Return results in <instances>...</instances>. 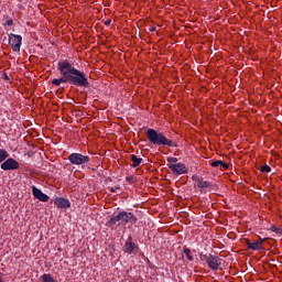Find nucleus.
I'll return each mask as SVG.
<instances>
[{
    "label": "nucleus",
    "instance_id": "nucleus-1",
    "mask_svg": "<svg viewBox=\"0 0 282 282\" xmlns=\"http://www.w3.org/2000/svg\"><path fill=\"white\" fill-rule=\"evenodd\" d=\"M64 67L66 69V76L68 79V85H73L74 87H83L84 89H88L90 87L89 78H87V74L74 67L68 59H64Z\"/></svg>",
    "mask_w": 282,
    "mask_h": 282
},
{
    "label": "nucleus",
    "instance_id": "nucleus-2",
    "mask_svg": "<svg viewBox=\"0 0 282 282\" xmlns=\"http://www.w3.org/2000/svg\"><path fill=\"white\" fill-rule=\"evenodd\" d=\"M116 224H118V226H127V224L133 226L138 224V217L131 212H119L106 223V226L108 228H113Z\"/></svg>",
    "mask_w": 282,
    "mask_h": 282
},
{
    "label": "nucleus",
    "instance_id": "nucleus-3",
    "mask_svg": "<svg viewBox=\"0 0 282 282\" xmlns=\"http://www.w3.org/2000/svg\"><path fill=\"white\" fill-rule=\"evenodd\" d=\"M57 70L61 74V78H55L52 80V85H54L55 87H61V85H63V83H68L67 79V70L65 68V62L61 61L57 63Z\"/></svg>",
    "mask_w": 282,
    "mask_h": 282
},
{
    "label": "nucleus",
    "instance_id": "nucleus-4",
    "mask_svg": "<svg viewBox=\"0 0 282 282\" xmlns=\"http://www.w3.org/2000/svg\"><path fill=\"white\" fill-rule=\"evenodd\" d=\"M149 142H171L166 135L155 129H148L147 132Z\"/></svg>",
    "mask_w": 282,
    "mask_h": 282
},
{
    "label": "nucleus",
    "instance_id": "nucleus-5",
    "mask_svg": "<svg viewBox=\"0 0 282 282\" xmlns=\"http://www.w3.org/2000/svg\"><path fill=\"white\" fill-rule=\"evenodd\" d=\"M203 259L206 260V263L210 270L214 272H217L219 268L221 267V259L217 256L208 254L203 256Z\"/></svg>",
    "mask_w": 282,
    "mask_h": 282
},
{
    "label": "nucleus",
    "instance_id": "nucleus-6",
    "mask_svg": "<svg viewBox=\"0 0 282 282\" xmlns=\"http://www.w3.org/2000/svg\"><path fill=\"white\" fill-rule=\"evenodd\" d=\"M23 43V36L21 35H17V34H9V45H11V48L13 50V52H17L19 54V52H21V45Z\"/></svg>",
    "mask_w": 282,
    "mask_h": 282
},
{
    "label": "nucleus",
    "instance_id": "nucleus-7",
    "mask_svg": "<svg viewBox=\"0 0 282 282\" xmlns=\"http://www.w3.org/2000/svg\"><path fill=\"white\" fill-rule=\"evenodd\" d=\"M68 160L70 164H75L76 166H79L82 164H89V156L88 155H83L80 153H72L68 156Z\"/></svg>",
    "mask_w": 282,
    "mask_h": 282
},
{
    "label": "nucleus",
    "instance_id": "nucleus-8",
    "mask_svg": "<svg viewBox=\"0 0 282 282\" xmlns=\"http://www.w3.org/2000/svg\"><path fill=\"white\" fill-rule=\"evenodd\" d=\"M167 169H170L173 175H186L188 173V167L184 163L167 164Z\"/></svg>",
    "mask_w": 282,
    "mask_h": 282
},
{
    "label": "nucleus",
    "instance_id": "nucleus-9",
    "mask_svg": "<svg viewBox=\"0 0 282 282\" xmlns=\"http://www.w3.org/2000/svg\"><path fill=\"white\" fill-rule=\"evenodd\" d=\"M263 241H265V238H259L254 242H251L250 240L245 239V243L248 250H254V251L263 250Z\"/></svg>",
    "mask_w": 282,
    "mask_h": 282
},
{
    "label": "nucleus",
    "instance_id": "nucleus-10",
    "mask_svg": "<svg viewBox=\"0 0 282 282\" xmlns=\"http://www.w3.org/2000/svg\"><path fill=\"white\" fill-rule=\"evenodd\" d=\"M0 169H2V171H17V169H19V163L17 160L10 158L1 163Z\"/></svg>",
    "mask_w": 282,
    "mask_h": 282
},
{
    "label": "nucleus",
    "instance_id": "nucleus-11",
    "mask_svg": "<svg viewBox=\"0 0 282 282\" xmlns=\"http://www.w3.org/2000/svg\"><path fill=\"white\" fill-rule=\"evenodd\" d=\"M32 194L35 199H39V202H50V196H47L43 191L37 188L36 186L32 187Z\"/></svg>",
    "mask_w": 282,
    "mask_h": 282
},
{
    "label": "nucleus",
    "instance_id": "nucleus-12",
    "mask_svg": "<svg viewBox=\"0 0 282 282\" xmlns=\"http://www.w3.org/2000/svg\"><path fill=\"white\" fill-rule=\"evenodd\" d=\"M54 204L55 206H57V208H63L64 210H67V208L72 207V203H69V199L63 197L55 198Z\"/></svg>",
    "mask_w": 282,
    "mask_h": 282
},
{
    "label": "nucleus",
    "instance_id": "nucleus-13",
    "mask_svg": "<svg viewBox=\"0 0 282 282\" xmlns=\"http://www.w3.org/2000/svg\"><path fill=\"white\" fill-rule=\"evenodd\" d=\"M192 180L194 182H197V187L198 188H210V186H212L210 182L204 181V178H202V177H199L197 175H193Z\"/></svg>",
    "mask_w": 282,
    "mask_h": 282
},
{
    "label": "nucleus",
    "instance_id": "nucleus-14",
    "mask_svg": "<svg viewBox=\"0 0 282 282\" xmlns=\"http://www.w3.org/2000/svg\"><path fill=\"white\" fill-rule=\"evenodd\" d=\"M131 236L128 238V241L124 243L126 252L128 254H133V251L135 250V245L133 241H131Z\"/></svg>",
    "mask_w": 282,
    "mask_h": 282
},
{
    "label": "nucleus",
    "instance_id": "nucleus-15",
    "mask_svg": "<svg viewBox=\"0 0 282 282\" xmlns=\"http://www.w3.org/2000/svg\"><path fill=\"white\" fill-rule=\"evenodd\" d=\"M210 166H214L215 169H217L218 166H221V169L225 170H229L230 165H228V163L224 162V161H212Z\"/></svg>",
    "mask_w": 282,
    "mask_h": 282
},
{
    "label": "nucleus",
    "instance_id": "nucleus-16",
    "mask_svg": "<svg viewBox=\"0 0 282 282\" xmlns=\"http://www.w3.org/2000/svg\"><path fill=\"white\" fill-rule=\"evenodd\" d=\"M131 160H132L133 169H138V166H140V164H142V159L138 158V155H135V154L131 155Z\"/></svg>",
    "mask_w": 282,
    "mask_h": 282
},
{
    "label": "nucleus",
    "instance_id": "nucleus-17",
    "mask_svg": "<svg viewBox=\"0 0 282 282\" xmlns=\"http://www.w3.org/2000/svg\"><path fill=\"white\" fill-rule=\"evenodd\" d=\"M8 158H10V153L3 149H0V162H6Z\"/></svg>",
    "mask_w": 282,
    "mask_h": 282
},
{
    "label": "nucleus",
    "instance_id": "nucleus-18",
    "mask_svg": "<svg viewBox=\"0 0 282 282\" xmlns=\"http://www.w3.org/2000/svg\"><path fill=\"white\" fill-rule=\"evenodd\" d=\"M42 281H43V282H56V281L54 280V278H52V275H51L50 273H44V274L42 275Z\"/></svg>",
    "mask_w": 282,
    "mask_h": 282
},
{
    "label": "nucleus",
    "instance_id": "nucleus-19",
    "mask_svg": "<svg viewBox=\"0 0 282 282\" xmlns=\"http://www.w3.org/2000/svg\"><path fill=\"white\" fill-rule=\"evenodd\" d=\"M261 173H272V167L270 165L264 164L260 167Z\"/></svg>",
    "mask_w": 282,
    "mask_h": 282
},
{
    "label": "nucleus",
    "instance_id": "nucleus-20",
    "mask_svg": "<svg viewBox=\"0 0 282 282\" xmlns=\"http://www.w3.org/2000/svg\"><path fill=\"white\" fill-rule=\"evenodd\" d=\"M184 254L186 256V259L188 261H193V256H191V249L184 247V250H183Z\"/></svg>",
    "mask_w": 282,
    "mask_h": 282
},
{
    "label": "nucleus",
    "instance_id": "nucleus-21",
    "mask_svg": "<svg viewBox=\"0 0 282 282\" xmlns=\"http://www.w3.org/2000/svg\"><path fill=\"white\" fill-rule=\"evenodd\" d=\"M270 230L271 232H275V235H282V229L276 226H272Z\"/></svg>",
    "mask_w": 282,
    "mask_h": 282
},
{
    "label": "nucleus",
    "instance_id": "nucleus-22",
    "mask_svg": "<svg viewBox=\"0 0 282 282\" xmlns=\"http://www.w3.org/2000/svg\"><path fill=\"white\" fill-rule=\"evenodd\" d=\"M167 163L169 164H178V159L177 158H174V156H169L167 159Z\"/></svg>",
    "mask_w": 282,
    "mask_h": 282
},
{
    "label": "nucleus",
    "instance_id": "nucleus-23",
    "mask_svg": "<svg viewBox=\"0 0 282 282\" xmlns=\"http://www.w3.org/2000/svg\"><path fill=\"white\" fill-rule=\"evenodd\" d=\"M158 144H163V147H177V143L175 142H159Z\"/></svg>",
    "mask_w": 282,
    "mask_h": 282
},
{
    "label": "nucleus",
    "instance_id": "nucleus-24",
    "mask_svg": "<svg viewBox=\"0 0 282 282\" xmlns=\"http://www.w3.org/2000/svg\"><path fill=\"white\" fill-rule=\"evenodd\" d=\"M14 24V21L11 18H8V20L3 23V25H8L9 28Z\"/></svg>",
    "mask_w": 282,
    "mask_h": 282
},
{
    "label": "nucleus",
    "instance_id": "nucleus-25",
    "mask_svg": "<svg viewBox=\"0 0 282 282\" xmlns=\"http://www.w3.org/2000/svg\"><path fill=\"white\" fill-rule=\"evenodd\" d=\"M126 182H129V184H133L135 182V178L133 176H127Z\"/></svg>",
    "mask_w": 282,
    "mask_h": 282
},
{
    "label": "nucleus",
    "instance_id": "nucleus-26",
    "mask_svg": "<svg viewBox=\"0 0 282 282\" xmlns=\"http://www.w3.org/2000/svg\"><path fill=\"white\" fill-rule=\"evenodd\" d=\"M110 193H116V191H120V186H115V187H108Z\"/></svg>",
    "mask_w": 282,
    "mask_h": 282
},
{
    "label": "nucleus",
    "instance_id": "nucleus-27",
    "mask_svg": "<svg viewBox=\"0 0 282 282\" xmlns=\"http://www.w3.org/2000/svg\"><path fill=\"white\" fill-rule=\"evenodd\" d=\"M104 25H111V19H108L104 22Z\"/></svg>",
    "mask_w": 282,
    "mask_h": 282
},
{
    "label": "nucleus",
    "instance_id": "nucleus-28",
    "mask_svg": "<svg viewBox=\"0 0 282 282\" xmlns=\"http://www.w3.org/2000/svg\"><path fill=\"white\" fill-rule=\"evenodd\" d=\"M4 80H10V77L6 73H4Z\"/></svg>",
    "mask_w": 282,
    "mask_h": 282
},
{
    "label": "nucleus",
    "instance_id": "nucleus-29",
    "mask_svg": "<svg viewBox=\"0 0 282 282\" xmlns=\"http://www.w3.org/2000/svg\"><path fill=\"white\" fill-rule=\"evenodd\" d=\"M150 32H155V28L154 26L150 28Z\"/></svg>",
    "mask_w": 282,
    "mask_h": 282
},
{
    "label": "nucleus",
    "instance_id": "nucleus-30",
    "mask_svg": "<svg viewBox=\"0 0 282 282\" xmlns=\"http://www.w3.org/2000/svg\"><path fill=\"white\" fill-rule=\"evenodd\" d=\"M0 282H3V280L0 279Z\"/></svg>",
    "mask_w": 282,
    "mask_h": 282
}]
</instances>
